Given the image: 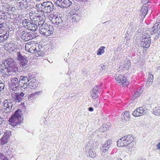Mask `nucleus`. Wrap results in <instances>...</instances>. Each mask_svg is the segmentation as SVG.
Wrapping results in <instances>:
<instances>
[{"label": "nucleus", "instance_id": "1", "mask_svg": "<svg viewBox=\"0 0 160 160\" xmlns=\"http://www.w3.org/2000/svg\"><path fill=\"white\" fill-rule=\"evenodd\" d=\"M54 7V4L49 1L45 2L42 3L37 4L36 5L37 11L43 13H49L52 12L53 11Z\"/></svg>", "mask_w": 160, "mask_h": 160}, {"label": "nucleus", "instance_id": "2", "mask_svg": "<svg viewBox=\"0 0 160 160\" xmlns=\"http://www.w3.org/2000/svg\"><path fill=\"white\" fill-rule=\"evenodd\" d=\"M15 63L16 62L13 59L10 58H8L5 60L3 63L5 67L3 68L6 70L8 72L14 73V74H17L19 72V71Z\"/></svg>", "mask_w": 160, "mask_h": 160}, {"label": "nucleus", "instance_id": "3", "mask_svg": "<svg viewBox=\"0 0 160 160\" xmlns=\"http://www.w3.org/2000/svg\"><path fill=\"white\" fill-rule=\"evenodd\" d=\"M22 110L20 109L16 110L14 114L12 115L9 120V124L13 126H16L20 123L22 121L21 119Z\"/></svg>", "mask_w": 160, "mask_h": 160}, {"label": "nucleus", "instance_id": "4", "mask_svg": "<svg viewBox=\"0 0 160 160\" xmlns=\"http://www.w3.org/2000/svg\"><path fill=\"white\" fill-rule=\"evenodd\" d=\"M22 83L17 78H12L9 84L10 89L13 91L17 90L18 88L22 87Z\"/></svg>", "mask_w": 160, "mask_h": 160}, {"label": "nucleus", "instance_id": "5", "mask_svg": "<svg viewBox=\"0 0 160 160\" xmlns=\"http://www.w3.org/2000/svg\"><path fill=\"white\" fill-rule=\"evenodd\" d=\"M42 28L39 29V32L41 34L45 36H50L53 32V28L52 26L46 24L44 26L41 27Z\"/></svg>", "mask_w": 160, "mask_h": 160}, {"label": "nucleus", "instance_id": "6", "mask_svg": "<svg viewBox=\"0 0 160 160\" xmlns=\"http://www.w3.org/2000/svg\"><path fill=\"white\" fill-rule=\"evenodd\" d=\"M17 58L20 67L23 68H26L28 67V60L27 58L24 56H23L20 52H17Z\"/></svg>", "mask_w": 160, "mask_h": 160}, {"label": "nucleus", "instance_id": "7", "mask_svg": "<svg viewBox=\"0 0 160 160\" xmlns=\"http://www.w3.org/2000/svg\"><path fill=\"white\" fill-rule=\"evenodd\" d=\"M140 45L142 47L148 48L150 47L151 43V39L150 35L145 33L140 38Z\"/></svg>", "mask_w": 160, "mask_h": 160}, {"label": "nucleus", "instance_id": "8", "mask_svg": "<svg viewBox=\"0 0 160 160\" xmlns=\"http://www.w3.org/2000/svg\"><path fill=\"white\" fill-rule=\"evenodd\" d=\"M3 103L2 108L4 112H10L13 111V104L10 100H6L3 102Z\"/></svg>", "mask_w": 160, "mask_h": 160}, {"label": "nucleus", "instance_id": "9", "mask_svg": "<svg viewBox=\"0 0 160 160\" xmlns=\"http://www.w3.org/2000/svg\"><path fill=\"white\" fill-rule=\"evenodd\" d=\"M147 109L144 106L137 108L132 112V115L135 117H138L145 115Z\"/></svg>", "mask_w": 160, "mask_h": 160}, {"label": "nucleus", "instance_id": "10", "mask_svg": "<svg viewBox=\"0 0 160 160\" xmlns=\"http://www.w3.org/2000/svg\"><path fill=\"white\" fill-rule=\"evenodd\" d=\"M12 148L6 149L5 150L2 151L0 153V158L1 160H9L8 158L12 154Z\"/></svg>", "mask_w": 160, "mask_h": 160}, {"label": "nucleus", "instance_id": "11", "mask_svg": "<svg viewBox=\"0 0 160 160\" xmlns=\"http://www.w3.org/2000/svg\"><path fill=\"white\" fill-rule=\"evenodd\" d=\"M20 82L22 83V87H24V88L29 87L30 88V86H32V81H31L30 82H29V80L26 76H22L19 78Z\"/></svg>", "mask_w": 160, "mask_h": 160}, {"label": "nucleus", "instance_id": "12", "mask_svg": "<svg viewBox=\"0 0 160 160\" xmlns=\"http://www.w3.org/2000/svg\"><path fill=\"white\" fill-rule=\"evenodd\" d=\"M56 3L58 6L63 8L69 7L72 4L69 0H57Z\"/></svg>", "mask_w": 160, "mask_h": 160}, {"label": "nucleus", "instance_id": "13", "mask_svg": "<svg viewBox=\"0 0 160 160\" xmlns=\"http://www.w3.org/2000/svg\"><path fill=\"white\" fill-rule=\"evenodd\" d=\"M115 80L119 85L122 84L123 87H126L128 85V82L126 81V78L122 75L117 76Z\"/></svg>", "mask_w": 160, "mask_h": 160}, {"label": "nucleus", "instance_id": "14", "mask_svg": "<svg viewBox=\"0 0 160 160\" xmlns=\"http://www.w3.org/2000/svg\"><path fill=\"white\" fill-rule=\"evenodd\" d=\"M102 84L99 86L96 85L94 87L91 91V96L93 99H96L99 97L100 93V87L102 86Z\"/></svg>", "mask_w": 160, "mask_h": 160}, {"label": "nucleus", "instance_id": "15", "mask_svg": "<svg viewBox=\"0 0 160 160\" xmlns=\"http://www.w3.org/2000/svg\"><path fill=\"white\" fill-rule=\"evenodd\" d=\"M34 38V35L31 32H22L21 38L25 41H28Z\"/></svg>", "mask_w": 160, "mask_h": 160}, {"label": "nucleus", "instance_id": "16", "mask_svg": "<svg viewBox=\"0 0 160 160\" xmlns=\"http://www.w3.org/2000/svg\"><path fill=\"white\" fill-rule=\"evenodd\" d=\"M24 95L25 93L22 92L16 93L13 97V99L15 102H19L24 99Z\"/></svg>", "mask_w": 160, "mask_h": 160}, {"label": "nucleus", "instance_id": "17", "mask_svg": "<svg viewBox=\"0 0 160 160\" xmlns=\"http://www.w3.org/2000/svg\"><path fill=\"white\" fill-rule=\"evenodd\" d=\"M125 146L130 144L134 140L133 136L131 134L125 136L122 138Z\"/></svg>", "mask_w": 160, "mask_h": 160}, {"label": "nucleus", "instance_id": "18", "mask_svg": "<svg viewBox=\"0 0 160 160\" xmlns=\"http://www.w3.org/2000/svg\"><path fill=\"white\" fill-rule=\"evenodd\" d=\"M151 35L155 33L160 34V22L156 23L150 32Z\"/></svg>", "mask_w": 160, "mask_h": 160}, {"label": "nucleus", "instance_id": "19", "mask_svg": "<svg viewBox=\"0 0 160 160\" xmlns=\"http://www.w3.org/2000/svg\"><path fill=\"white\" fill-rule=\"evenodd\" d=\"M11 132H7L4 133L2 137L0 140V143L2 145H4L7 143L9 140V135Z\"/></svg>", "mask_w": 160, "mask_h": 160}, {"label": "nucleus", "instance_id": "20", "mask_svg": "<svg viewBox=\"0 0 160 160\" xmlns=\"http://www.w3.org/2000/svg\"><path fill=\"white\" fill-rule=\"evenodd\" d=\"M50 20L52 23L54 24L55 26L58 25L62 26L63 25L62 24V19L60 17L54 16Z\"/></svg>", "mask_w": 160, "mask_h": 160}, {"label": "nucleus", "instance_id": "21", "mask_svg": "<svg viewBox=\"0 0 160 160\" xmlns=\"http://www.w3.org/2000/svg\"><path fill=\"white\" fill-rule=\"evenodd\" d=\"M9 32L8 31H4L0 33V42L5 41L8 38Z\"/></svg>", "mask_w": 160, "mask_h": 160}, {"label": "nucleus", "instance_id": "22", "mask_svg": "<svg viewBox=\"0 0 160 160\" xmlns=\"http://www.w3.org/2000/svg\"><path fill=\"white\" fill-rule=\"evenodd\" d=\"M17 4L21 9H24L28 7V2L27 0H18Z\"/></svg>", "mask_w": 160, "mask_h": 160}, {"label": "nucleus", "instance_id": "23", "mask_svg": "<svg viewBox=\"0 0 160 160\" xmlns=\"http://www.w3.org/2000/svg\"><path fill=\"white\" fill-rule=\"evenodd\" d=\"M26 28L30 30L31 31H35L38 28V26L37 23H35V22H31L29 23L28 26L26 27Z\"/></svg>", "mask_w": 160, "mask_h": 160}, {"label": "nucleus", "instance_id": "24", "mask_svg": "<svg viewBox=\"0 0 160 160\" xmlns=\"http://www.w3.org/2000/svg\"><path fill=\"white\" fill-rule=\"evenodd\" d=\"M148 9L147 7L144 6L142 8L140 11V15L142 18H144L148 12Z\"/></svg>", "mask_w": 160, "mask_h": 160}, {"label": "nucleus", "instance_id": "25", "mask_svg": "<svg viewBox=\"0 0 160 160\" xmlns=\"http://www.w3.org/2000/svg\"><path fill=\"white\" fill-rule=\"evenodd\" d=\"M28 42L25 45V49L27 50L28 52L32 53H35L34 45L31 46Z\"/></svg>", "mask_w": 160, "mask_h": 160}, {"label": "nucleus", "instance_id": "26", "mask_svg": "<svg viewBox=\"0 0 160 160\" xmlns=\"http://www.w3.org/2000/svg\"><path fill=\"white\" fill-rule=\"evenodd\" d=\"M35 23H37L38 27L39 28V29L42 28L41 27L44 26V25L45 26L47 24L46 23H45V22L43 21V20L40 21L37 20L36 21H35Z\"/></svg>", "mask_w": 160, "mask_h": 160}, {"label": "nucleus", "instance_id": "27", "mask_svg": "<svg viewBox=\"0 0 160 160\" xmlns=\"http://www.w3.org/2000/svg\"><path fill=\"white\" fill-rule=\"evenodd\" d=\"M96 155V153L93 151L92 149L90 148L88 151L87 153V155L89 156L91 158H94L95 157Z\"/></svg>", "mask_w": 160, "mask_h": 160}, {"label": "nucleus", "instance_id": "28", "mask_svg": "<svg viewBox=\"0 0 160 160\" xmlns=\"http://www.w3.org/2000/svg\"><path fill=\"white\" fill-rule=\"evenodd\" d=\"M153 113L155 115H160V108L155 107L153 110Z\"/></svg>", "mask_w": 160, "mask_h": 160}, {"label": "nucleus", "instance_id": "29", "mask_svg": "<svg viewBox=\"0 0 160 160\" xmlns=\"http://www.w3.org/2000/svg\"><path fill=\"white\" fill-rule=\"evenodd\" d=\"M105 48L104 46H101L98 49L97 52V54L98 55H101L104 53L105 51L104 49Z\"/></svg>", "mask_w": 160, "mask_h": 160}, {"label": "nucleus", "instance_id": "30", "mask_svg": "<svg viewBox=\"0 0 160 160\" xmlns=\"http://www.w3.org/2000/svg\"><path fill=\"white\" fill-rule=\"evenodd\" d=\"M131 66V63L129 60L125 61L124 65V68L127 70L129 69Z\"/></svg>", "mask_w": 160, "mask_h": 160}, {"label": "nucleus", "instance_id": "31", "mask_svg": "<svg viewBox=\"0 0 160 160\" xmlns=\"http://www.w3.org/2000/svg\"><path fill=\"white\" fill-rule=\"evenodd\" d=\"M80 18L78 14H74L72 18V21L73 22H77L79 21Z\"/></svg>", "mask_w": 160, "mask_h": 160}, {"label": "nucleus", "instance_id": "32", "mask_svg": "<svg viewBox=\"0 0 160 160\" xmlns=\"http://www.w3.org/2000/svg\"><path fill=\"white\" fill-rule=\"evenodd\" d=\"M117 143L118 147H123L125 146L124 142H123V141L122 139V138L117 141Z\"/></svg>", "mask_w": 160, "mask_h": 160}, {"label": "nucleus", "instance_id": "33", "mask_svg": "<svg viewBox=\"0 0 160 160\" xmlns=\"http://www.w3.org/2000/svg\"><path fill=\"white\" fill-rule=\"evenodd\" d=\"M123 117L125 121H129L130 118V115L129 112H125L124 114Z\"/></svg>", "mask_w": 160, "mask_h": 160}, {"label": "nucleus", "instance_id": "34", "mask_svg": "<svg viewBox=\"0 0 160 160\" xmlns=\"http://www.w3.org/2000/svg\"><path fill=\"white\" fill-rule=\"evenodd\" d=\"M35 53L41 51L42 48V46L40 45H34Z\"/></svg>", "mask_w": 160, "mask_h": 160}, {"label": "nucleus", "instance_id": "35", "mask_svg": "<svg viewBox=\"0 0 160 160\" xmlns=\"http://www.w3.org/2000/svg\"><path fill=\"white\" fill-rule=\"evenodd\" d=\"M30 22H31L29 20L25 19L22 22V24L26 28V27H27L28 26L29 23H30Z\"/></svg>", "mask_w": 160, "mask_h": 160}, {"label": "nucleus", "instance_id": "36", "mask_svg": "<svg viewBox=\"0 0 160 160\" xmlns=\"http://www.w3.org/2000/svg\"><path fill=\"white\" fill-rule=\"evenodd\" d=\"M99 101L98 99L96 100V99H93L92 103L95 107H98L99 106Z\"/></svg>", "mask_w": 160, "mask_h": 160}, {"label": "nucleus", "instance_id": "37", "mask_svg": "<svg viewBox=\"0 0 160 160\" xmlns=\"http://www.w3.org/2000/svg\"><path fill=\"white\" fill-rule=\"evenodd\" d=\"M140 94V92H136L132 97V100H134L135 99L139 96Z\"/></svg>", "mask_w": 160, "mask_h": 160}, {"label": "nucleus", "instance_id": "38", "mask_svg": "<svg viewBox=\"0 0 160 160\" xmlns=\"http://www.w3.org/2000/svg\"><path fill=\"white\" fill-rule=\"evenodd\" d=\"M27 76L29 80V82H30V81H32L31 80L35 78L34 75L31 73H29Z\"/></svg>", "mask_w": 160, "mask_h": 160}, {"label": "nucleus", "instance_id": "39", "mask_svg": "<svg viewBox=\"0 0 160 160\" xmlns=\"http://www.w3.org/2000/svg\"><path fill=\"white\" fill-rule=\"evenodd\" d=\"M110 147L108 146H102L101 147V151L102 152H105L109 149Z\"/></svg>", "mask_w": 160, "mask_h": 160}, {"label": "nucleus", "instance_id": "40", "mask_svg": "<svg viewBox=\"0 0 160 160\" xmlns=\"http://www.w3.org/2000/svg\"><path fill=\"white\" fill-rule=\"evenodd\" d=\"M2 14L4 16H5V18L6 19H7L8 18H10V14L11 13L9 12H4L2 13Z\"/></svg>", "mask_w": 160, "mask_h": 160}, {"label": "nucleus", "instance_id": "41", "mask_svg": "<svg viewBox=\"0 0 160 160\" xmlns=\"http://www.w3.org/2000/svg\"><path fill=\"white\" fill-rule=\"evenodd\" d=\"M153 81L152 80L148 79L146 82V86L149 88L152 84Z\"/></svg>", "mask_w": 160, "mask_h": 160}, {"label": "nucleus", "instance_id": "42", "mask_svg": "<svg viewBox=\"0 0 160 160\" xmlns=\"http://www.w3.org/2000/svg\"><path fill=\"white\" fill-rule=\"evenodd\" d=\"M5 23L0 22V30H4L6 28L5 27Z\"/></svg>", "mask_w": 160, "mask_h": 160}, {"label": "nucleus", "instance_id": "43", "mask_svg": "<svg viewBox=\"0 0 160 160\" xmlns=\"http://www.w3.org/2000/svg\"><path fill=\"white\" fill-rule=\"evenodd\" d=\"M99 145V143L98 142H95L93 143V144L92 145V147L93 148V149H96L98 148Z\"/></svg>", "mask_w": 160, "mask_h": 160}, {"label": "nucleus", "instance_id": "44", "mask_svg": "<svg viewBox=\"0 0 160 160\" xmlns=\"http://www.w3.org/2000/svg\"><path fill=\"white\" fill-rule=\"evenodd\" d=\"M43 53L41 51L39 52H38L35 53V55L36 56L38 57L40 56H42L43 55Z\"/></svg>", "mask_w": 160, "mask_h": 160}, {"label": "nucleus", "instance_id": "45", "mask_svg": "<svg viewBox=\"0 0 160 160\" xmlns=\"http://www.w3.org/2000/svg\"><path fill=\"white\" fill-rule=\"evenodd\" d=\"M112 141L111 139H109L105 143L107 144V146L110 147V145L112 143Z\"/></svg>", "mask_w": 160, "mask_h": 160}, {"label": "nucleus", "instance_id": "46", "mask_svg": "<svg viewBox=\"0 0 160 160\" xmlns=\"http://www.w3.org/2000/svg\"><path fill=\"white\" fill-rule=\"evenodd\" d=\"M4 87L5 85L3 83H0V92L3 90Z\"/></svg>", "mask_w": 160, "mask_h": 160}, {"label": "nucleus", "instance_id": "47", "mask_svg": "<svg viewBox=\"0 0 160 160\" xmlns=\"http://www.w3.org/2000/svg\"><path fill=\"white\" fill-rule=\"evenodd\" d=\"M153 76L150 73H149L148 77V79L153 81Z\"/></svg>", "mask_w": 160, "mask_h": 160}, {"label": "nucleus", "instance_id": "48", "mask_svg": "<svg viewBox=\"0 0 160 160\" xmlns=\"http://www.w3.org/2000/svg\"><path fill=\"white\" fill-rule=\"evenodd\" d=\"M40 92H36L35 93H32L31 94H30V97L31 98H33V97L36 95H38L39 93Z\"/></svg>", "mask_w": 160, "mask_h": 160}, {"label": "nucleus", "instance_id": "49", "mask_svg": "<svg viewBox=\"0 0 160 160\" xmlns=\"http://www.w3.org/2000/svg\"><path fill=\"white\" fill-rule=\"evenodd\" d=\"M5 10L7 11H9L11 10V8L8 6H7L5 7Z\"/></svg>", "mask_w": 160, "mask_h": 160}, {"label": "nucleus", "instance_id": "50", "mask_svg": "<svg viewBox=\"0 0 160 160\" xmlns=\"http://www.w3.org/2000/svg\"><path fill=\"white\" fill-rule=\"evenodd\" d=\"M157 34L155 36L154 39L155 40H157L159 38L160 34L159 33H157Z\"/></svg>", "mask_w": 160, "mask_h": 160}, {"label": "nucleus", "instance_id": "51", "mask_svg": "<svg viewBox=\"0 0 160 160\" xmlns=\"http://www.w3.org/2000/svg\"><path fill=\"white\" fill-rule=\"evenodd\" d=\"M149 0H142V2L144 4H146L148 3Z\"/></svg>", "mask_w": 160, "mask_h": 160}, {"label": "nucleus", "instance_id": "52", "mask_svg": "<svg viewBox=\"0 0 160 160\" xmlns=\"http://www.w3.org/2000/svg\"><path fill=\"white\" fill-rule=\"evenodd\" d=\"M5 16H4L2 13L1 15H0V20H5Z\"/></svg>", "mask_w": 160, "mask_h": 160}, {"label": "nucleus", "instance_id": "53", "mask_svg": "<svg viewBox=\"0 0 160 160\" xmlns=\"http://www.w3.org/2000/svg\"><path fill=\"white\" fill-rule=\"evenodd\" d=\"M38 20L40 21H42L43 20V21H44V18H41L40 16H38Z\"/></svg>", "mask_w": 160, "mask_h": 160}, {"label": "nucleus", "instance_id": "54", "mask_svg": "<svg viewBox=\"0 0 160 160\" xmlns=\"http://www.w3.org/2000/svg\"><path fill=\"white\" fill-rule=\"evenodd\" d=\"M3 121V119L0 117V125L1 124Z\"/></svg>", "mask_w": 160, "mask_h": 160}, {"label": "nucleus", "instance_id": "55", "mask_svg": "<svg viewBox=\"0 0 160 160\" xmlns=\"http://www.w3.org/2000/svg\"><path fill=\"white\" fill-rule=\"evenodd\" d=\"M157 147L158 148V149L160 150V142L157 145Z\"/></svg>", "mask_w": 160, "mask_h": 160}, {"label": "nucleus", "instance_id": "56", "mask_svg": "<svg viewBox=\"0 0 160 160\" xmlns=\"http://www.w3.org/2000/svg\"><path fill=\"white\" fill-rule=\"evenodd\" d=\"M88 110L92 112L93 111V109L92 107H89L88 108Z\"/></svg>", "mask_w": 160, "mask_h": 160}, {"label": "nucleus", "instance_id": "57", "mask_svg": "<svg viewBox=\"0 0 160 160\" xmlns=\"http://www.w3.org/2000/svg\"><path fill=\"white\" fill-rule=\"evenodd\" d=\"M77 1L79 2H84L88 1V0H76Z\"/></svg>", "mask_w": 160, "mask_h": 160}, {"label": "nucleus", "instance_id": "58", "mask_svg": "<svg viewBox=\"0 0 160 160\" xmlns=\"http://www.w3.org/2000/svg\"><path fill=\"white\" fill-rule=\"evenodd\" d=\"M82 73L84 75H85L87 74V73H85V71H84V70H83L82 71Z\"/></svg>", "mask_w": 160, "mask_h": 160}, {"label": "nucleus", "instance_id": "59", "mask_svg": "<svg viewBox=\"0 0 160 160\" xmlns=\"http://www.w3.org/2000/svg\"><path fill=\"white\" fill-rule=\"evenodd\" d=\"M106 68V66H105V65H103V66H102V69H105V68Z\"/></svg>", "mask_w": 160, "mask_h": 160}, {"label": "nucleus", "instance_id": "60", "mask_svg": "<svg viewBox=\"0 0 160 160\" xmlns=\"http://www.w3.org/2000/svg\"><path fill=\"white\" fill-rule=\"evenodd\" d=\"M115 160H122L120 158H115Z\"/></svg>", "mask_w": 160, "mask_h": 160}, {"label": "nucleus", "instance_id": "61", "mask_svg": "<svg viewBox=\"0 0 160 160\" xmlns=\"http://www.w3.org/2000/svg\"><path fill=\"white\" fill-rule=\"evenodd\" d=\"M123 68V66H120V67H119V68L120 69H122Z\"/></svg>", "mask_w": 160, "mask_h": 160}, {"label": "nucleus", "instance_id": "62", "mask_svg": "<svg viewBox=\"0 0 160 160\" xmlns=\"http://www.w3.org/2000/svg\"><path fill=\"white\" fill-rule=\"evenodd\" d=\"M102 146H107V144L105 143L104 144H103V145Z\"/></svg>", "mask_w": 160, "mask_h": 160}]
</instances>
